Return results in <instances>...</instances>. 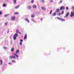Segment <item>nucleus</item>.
<instances>
[{
	"label": "nucleus",
	"mask_w": 74,
	"mask_h": 74,
	"mask_svg": "<svg viewBox=\"0 0 74 74\" xmlns=\"http://www.w3.org/2000/svg\"><path fill=\"white\" fill-rule=\"evenodd\" d=\"M69 14H70V13H67L66 15H65V16L66 17H67V16H69Z\"/></svg>",
	"instance_id": "obj_13"
},
{
	"label": "nucleus",
	"mask_w": 74,
	"mask_h": 74,
	"mask_svg": "<svg viewBox=\"0 0 74 74\" xmlns=\"http://www.w3.org/2000/svg\"><path fill=\"white\" fill-rule=\"evenodd\" d=\"M0 61H1V64H3V61H2V60H0Z\"/></svg>",
	"instance_id": "obj_29"
},
{
	"label": "nucleus",
	"mask_w": 74,
	"mask_h": 74,
	"mask_svg": "<svg viewBox=\"0 0 74 74\" xmlns=\"http://www.w3.org/2000/svg\"><path fill=\"white\" fill-rule=\"evenodd\" d=\"M25 20L26 21H27L28 23H30V21H29V20L27 18H25Z\"/></svg>",
	"instance_id": "obj_7"
},
{
	"label": "nucleus",
	"mask_w": 74,
	"mask_h": 74,
	"mask_svg": "<svg viewBox=\"0 0 74 74\" xmlns=\"http://www.w3.org/2000/svg\"><path fill=\"white\" fill-rule=\"evenodd\" d=\"M7 6V5H6V4L3 3V7H6Z\"/></svg>",
	"instance_id": "obj_17"
},
{
	"label": "nucleus",
	"mask_w": 74,
	"mask_h": 74,
	"mask_svg": "<svg viewBox=\"0 0 74 74\" xmlns=\"http://www.w3.org/2000/svg\"><path fill=\"white\" fill-rule=\"evenodd\" d=\"M19 52V50H17L16 51V53H18Z\"/></svg>",
	"instance_id": "obj_24"
},
{
	"label": "nucleus",
	"mask_w": 74,
	"mask_h": 74,
	"mask_svg": "<svg viewBox=\"0 0 74 74\" xmlns=\"http://www.w3.org/2000/svg\"><path fill=\"white\" fill-rule=\"evenodd\" d=\"M40 20H41V21H42V20H43V19L42 18H41L40 19Z\"/></svg>",
	"instance_id": "obj_41"
},
{
	"label": "nucleus",
	"mask_w": 74,
	"mask_h": 74,
	"mask_svg": "<svg viewBox=\"0 0 74 74\" xmlns=\"http://www.w3.org/2000/svg\"><path fill=\"white\" fill-rule=\"evenodd\" d=\"M18 33H19L20 34H21V33L20 32H19Z\"/></svg>",
	"instance_id": "obj_44"
},
{
	"label": "nucleus",
	"mask_w": 74,
	"mask_h": 74,
	"mask_svg": "<svg viewBox=\"0 0 74 74\" xmlns=\"http://www.w3.org/2000/svg\"><path fill=\"white\" fill-rule=\"evenodd\" d=\"M32 21H33V22H35V21L34 19H32Z\"/></svg>",
	"instance_id": "obj_40"
},
{
	"label": "nucleus",
	"mask_w": 74,
	"mask_h": 74,
	"mask_svg": "<svg viewBox=\"0 0 74 74\" xmlns=\"http://www.w3.org/2000/svg\"><path fill=\"white\" fill-rule=\"evenodd\" d=\"M74 15V12H71L70 16L71 17H73V16Z\"/></svg>",
	"instance_id": "obj_4"
},
{
	"label": "nucleus",
	"mask_w": 74,
	"mask_h": 74,
	"mask_svg": "<svg viewBox=\"0 0 74 74\" xmlns=\"http://www.w3.org/2000/svg\"><path fill=\"white\" fill-rule=\"evenodd\" d=\"M22 42H20V45H22Z\"/></svg>",
	"instance_id": "obj_38"
},
{
	"label": "nucleus",
	"mask_w": 74,
	"mask_h": 74,
	"mask_svg": "<svg viewBox=\"0 0 74 74\" xmlns=\"http://www.w3.org/2000/svg\"><path fill=\"white\" fill-rule=\"evenodd\" d=\"M20 41H21V42H23V40H20Z\"/></svg>",
	"instance_id": "obj_35"
},
{
	"label": "nucleus",
	"mask_w": 74,
	"mask_h": 74,
	"mask_svg": "<svg viewBox=\"0 0 74 74\" xmlns=\"http://www.w3.org/2000/svg\"><path fill=\"white\" fill-rule=\"evenodd\" d=\"M56 15V13H54L52 14V16H55Z\"/></svg>",
	"instance_id": "obj_19"
},
{
	"label": "nucleus",
	"mask_w": 74,
	"mask_h": 74,
	"mask_svg": "<svg viewBox=\"0 0 74 74\" xmlns=\"http://www.w3.org/2000/svg\"><path fill=\"white\" fill-rule=\"evenodd\" d=\"M7 0V1H8V0Z\"/></svg>",
	"instance_id": "obj_46"
},
{
	"label": "nucleus",
	"mask_w": 74,
	"mask_h": 74,
	"mask_svg": "<svg viewBox=\"0 0 74 74\" xmlns=\"http://www.w3.org/2000/svg\"><path fill=\"white\" fill-rule=\"evenodd\" d=\"M7 31H8V32H9V29H8Z\"/></svg>",
	"instance_id": "obj_43"
},
{
	"label": "nucleus",
	"mask_w": 74,
	"mask_h": 74,
	"mask_svg": "<svg viewBox=\"0 0 74 74\" xmlns=\"http://www.w3.org/2000/svg\"><path fill=\"white\" fill-rule=\"evenodd\" d=\"M14 14L15 15H18L19 14V13L18 12H15Z\"/></svg>",
	"instance_id": "obj_20"
},
{
	"label": "nucleus",
	"mask_w": 74,
	"mask_h": 74,
	"mask_svg": "<svg viewBox=\"0 0 74 74\" xmlns=\"http://www.w3.org/2000/svg\"><path fill=\"white\" fill-rule=\"evenodd\" d=\"M52 11L51 10L50 12V14H52Z\"/></svg>",
	"instance_id": "obj_32"
},
{
	"label": "nucleus",
	"mask_w": 74,
	"mask_h": 74,
	"mask_svg": "<svg viewBox=\"0 0 74 74\" xmlns=\"http://www.w3.org/2000/svg\"><path fill=\"white\" fill-rule=\"evenodd\" d=\"M12 62L13 63H16V61L15 60H12Z\"/></svg>",
	"instance_id": "obj_23"
},
{
	"label": "nucleus",
	"mask_w": 74,
	"mask_h": 74,
	"mask_svg": "<svg viewBox=\"0 0 74 74\" xmlns=\"http://www.w3.org/2000/svg\"><path fill=\"white\" fill-rule=\"evenodd\" d=\"M18 36V34H15L14 35V36H13V39L14 40H16V37H17Z\"/></svg>",
	"instance_id": "obj_1"
},
{
	"label": "nucleus",
	"mask_w": 74,
	"mask_h": 74,
	"mask_svg": "<svg viewBox=\"0 0 74 74\" xmlns=\"http://www.w3.org/2000/svg\"><path fill=\"white\" fill-rule=\"evenodd\" d=\"M8 64H9V65H10V64H12L11 62H9L8 63Z\"/></svg>",
	"instance_id": "obj_39"
},
{
	"label": "nucleus",
	"mask_w": 74,
	"mask_h": 74,
	"mask_svg": "<svg viewBox=\"0 0 74 74\" xmlns=\"http://www.w3.org/2000/svg\"><path fill=\"white\" fill-rule=\"evenodd\" d=\"M51 3H52V2H53L52 1H51Z\"/></svg>",
	"instance_id": "obj_45"
},
{
	"label": "nucleus",
	"mask_w": 74,
	"mask_h": 74,
	"mask_svg": "<svg viewBox=\"0 0 74 74\" xmlns=\"http://www.w3.org/2000/svg\"><path fill=\"white\" fill-rule=\"evenodd\" d=\"M56 18H57V19H58L60 21H62V22H63V21H65V20L63 19V18H62L58 17H57Z\"/></svg>",
	"instance_id": "obj_2"
},
{
	"label": "nucleus",
	"mask_w": 74,
	"mask_h": 74,
	"mask_svg": "<svg viewBox=\"0 0 74 74\" xmlns=\"http://www.w3.org/2000/svg\"><path fill=\"white\" fill-rule=\"evenodd\" d=\"M19 5H18L17 6H16V7H15V9H17V8H19Z\"/></svg>",
	"instance_id": "obj_10"
},
{
	"label": "nucleus",
	"mask_w": 74,
	"mask_h": 74,
	"mask_svg": "<svg viewBox=\"0 0 74 74\" xmlns=\"http://www.w3.org/2000/svg\"><path fill=\"white\" fill-rule=\"evenodd\" d=\"M62 15V14L60 12H59L58 13V16H60V15Z\"/></svg>",
	"instance_id": "obj_18"
},
{
	"label": "nucleus",
	"mask_w": 74,
	"mask_h": 74,
	"mask_svg": "<svg viewBox=\"0 0 74 74\" xmlns=\"http://www.w3.org/2000/svg\"><path fill=\"white\" fill-rule=\"evenodd\" d=\"M64 6H61L60 8V10H64Z\"/></svg>",
	"instance_id": "obj_5"
},
{
	"label": "nucleus",
	"mask_w": 74,
	"mask_h": 74,
	"mask_svg": "<svg viewBox=\"0 0 74 74\" xmlns=\"http://www.w3.org/2000/svg\"><path fill=\"white\" fill-rule=\"evenodd\" d=\"M33 3H34V0H32L30 3H32V4H33Z\"/></svg>",
	"instance_id": "obj_25"
},
{
	"label": "nucleus",
	"mask_w": 74,
	"mask_h": 74,
	"mask_svg": "<svg viewBox=\"0 0 74 74\" xmlns=\"http://www.w3.org/2000/svg\"><path fill=\"white\" fill-rule=\"evenodd\" d=\"M13 55H14V56H16V57H17V58H18V56L17 55L16 53H14Z\"/></svg>",
	"instance_id": "obj_12"
},
{
	"label": "nucleus",
	"mask_w": 74,
	"mask_h": 74,
	"mask_svg": "<svg viewBox=\"0 0 74 74\" xmlns=\"http://www.w3.org/2000/svg\"><path fill=\"white\" fill-rule=\"evenodd\" d=\"M34 15H33V14H32L31 15V17L32 18H34Z\"/></svg>",
	"instance_id": "obj_28"
},
{
	"label": "nucleus",
	"mask_w": 74,
	"mask_h": 74,
	"mask_svg": "<svg viewBox=\"0 0 74 74\" xmlns=\"http://www.w3.org/2000/svg\"><path fill=\"white\" fill-rule=\"evenodd\" d=\"M9 58L10 59H15V58H16V57L14 56H11Z\"/></svg>",
	"instance_id": "obj_3"
},
{
	"label": "nucleus",
	"mask_w": 74,
	"mask_h": 74,
	"mask_svg": "<svg viewBox=\"0 0 74 74\" xmlns=\"http://www.w3.org/2000/svg\"><path fill=\"white\" fill-rule=\"evenodd\" d=\"M72 9L73 10H74V7H72Z\"/></svg>",
	"instance_id": "obj_42"
},
{
	"label": "nucleus",
	"mask_w": 74,
	"mask_h": 74,
	"mask_svg": "<svg viewBox=\"0 0 74 74\" xmlns=\"http://www.w3.org/2000/svg\"><path fill=\"white\" fill-rule=\"evenodd\" d=\"M26 38H27V35H26V34H25L24 37V39L25 40V39H26Z\"/></svg>",
	"instance_id": "obj_11"
},
{
	"label": "nucleus",
	"mask_w": 74,
	"mask_h": 74,
	"mask_svg": "<svg viewBox=\"0 0 74 74\" xmlns=\"http://www.w3.org/2000/svg\"><path fill=\"white\" fill-rule=\"evenodd\" d=\"M41 8L42 9V10H44V11H45V10H46L45 8L43 7H42Z\"/></svg>",
	"instance_id": "obj_9"
},
{
	"label": "nucleus",
	"mask_w": 74,
	"mask_h": 74,
	"mask_svg": "<svg viewBox=\"0 0 74 74\" xmlns=\"http://www.w3.org/2000/svg\"><path fill=\"white\" fill-rule=\"evenodd\" d=\"M7 23H8V22H6L5 23V25H7Z\"/></svg>",
	"instance_id": "obj_33"
},
{
	"label": "nucleus",
	"mask_w": 74,
	"mask_h": 74,
	"mask_svg": "<svg viewBox=\"0 0 74 74\" xmlns=\"http://www.w3.org/2000/svg\"><path fill=\"white\" fill-rule=\"evenodd\" d=\"M3 48H4V49H7V47H3Z\"/></svg>",
	"instance_id": "obj_26"
},
{
	"label": "nucleus",
	"mask_w": 74,
	"mask_h": 74,
	"mask_svg": "<svg viewBox=\"0 0 74 74\" xmlns=\"http://www.w3.org/2000/svg\"><path fill=\"white\" fill-rule=\"evenodd\" d=\"M32 7L34 8H37V6L35 5H33Z\"/></svg>",
	"instance_id": "obj_8"
},
{
	"label": "nucleus",
	"mask_w": 74,
	"mask_h": 74,
	"mask_svg": "<svg viewBox=\"0 0 74 74\" xmlns=\"http://www.w3.org/2000/svg\"><path fill=\"white\" fill-rule=\"evenodd\" d=\"M59 11H60V10L59 9H57L56 10V12H59Z\"/></svg>",
	"instance_id": "obj_16"
},
{
	"label": "nucleus",
	"mask_w": 74,
	"mask_h": 74,
	"mask_svg": "<svg viewBox=\"0 0 74 74\" xmlns=\"http://www.w3.org/2000/svg\"><path fill=\"white\" fill-rule=\"evenodd\" d=\"M9 15V14H5V15H4V17H7V16H8Z\"/></svg>",
	"instance_id": "obj_22"
},
{
	"label": "nucleus",
	"mask_w": 74,
	"mask_h": 74,
	"mask_svg": "<svg viewBox=\"0 0 74 74\" xmlns=\"http://www.w3.org/2000/svg\"><path fill=\"white\" fill-rule=\"evenodd\" d=\"M11 52H14V48L12 47L11 49Z\"/></svg>",
	"instance_id": "obj_15"
},
{
	"label": "nucleus",
	"mask_w": 74,
	"mask_h": 74,
	"mask_svg": "<svg viewBox=\"0 0 74 74\" xmlns=\"http://www.w3.org/2000/svg\"><path fill=\"white\" fill-rule=\"evenodd\" d=\"M16 33H19V30H18V29H16Z\"/></svg>",
	"instance_id": "obj_27"
},
{
	"label": "nucleus",
	"mask_w": 74,
	"mask_h": 74,
	"mask_svg": "<svg viewBox=\"0 0 74 74\" xmlns=\"http://www.w3.org/2000/svg\"><path fill=\"white\" fill-rule=\"evenodd\" d=\"M2 14V12L1 11H0V15H1Z\"/></svg>",
	"instance_id": "obj_37"
},
{
	"label": "nucleus",
	"mask_w": 74,
	"mask_h": 74,
	"mask_svg": "<svg viewBox=\"0 0 74 74\" xmlns=\"http://www.w3.org/2000/svg\"><path fill=\"white\" fill-rule=\"evenodd\" d=\"M14 1V4H15L16 3V0H13Z\"/></svg>",
	"instance_id": "obj_14"
},
{
	"label": "nucleus",
	"mask_w": 74,
	"mask_h": 74,
	"mask_svg": "<svg viewBox=\"0 0 74 74\" xmlns=\"http://www.w3.org/2000/svg\"><path fill=\"white\" fill-rule=\"evenodd\" d=\"M28 8L29 10H31V6H28Z\"/></svg>",
	"instance_id": "obj_21"
},
{
	"label": "nucleus",
	"mask_w": 74,
	"mask_h": 74,
	"mask_svg": "<svg viewBox=\"0 0 74 74\" xmlns=\"http://www.w3.org/2000/svg\"><path fill=\"white\" fill-rule=\"evenodd\" d=\"M66 10H69V8H68V7H66Z\"/></svg>",
	"instance_id": "obj_34"
},
{
	"label": "nucleus",
	"mask_w": 74,
	"mask_h": 74,
	"mask_svg": "<svg viewBox=\"0 0 74 74\" xmlns=\"http://www.w3.org/2000/svg\"><path fill=\"white\" fill-rule=\"evenodd\" d=\"M64 14V11H62V12L61 14H62H62Z\"/></svg>",
	"instance_id": "obj_31"
},
{
	"label": "nucleus",
	"mask_w": 74,
	"mask_h": 74,
	"mask_svg": "<svg viewBox=\"0 0 74 74\" xmlns=\"http://www.w3.org/2000/svg\"><path fill=\"white\" fill-rule=\"evenodd\" d=\"M15 16H12L11 18V19H12V21H14V20H15Z\"/></svg>",
	"instance_id": "obj_6"
},
{
	"label": "nucleus",
	"mask_w": 74,
	"mask_h": 74,
	"mask_svg": "<svg viewBox=\"0 0 74 74\" xmlns=\"http://www.w3.org/2000/svg\"><path fill=\"white\" fill-rule=\"evenodd\" d=\"M41 2H42V3H44V2H45V1L44 0H42L41 1Z\"/></svg>",
	"instance_id": "obj_30"
},
{
	"label": "nucleus",
	"mask_w": 74,
	"mask_h": 74,
	"mask_svg": "<svg viewBox=\"0 0 74 74\" xmlns=\"http://www.w3.org/2000/svg\"><path fill=\"white\" fill-rule=\"evenodd\" d=\"M62 1H63L62 0H61L60 1V3H62Z\"/></svg>",
	"instance_id": "obj_36"
}]
</instances>
